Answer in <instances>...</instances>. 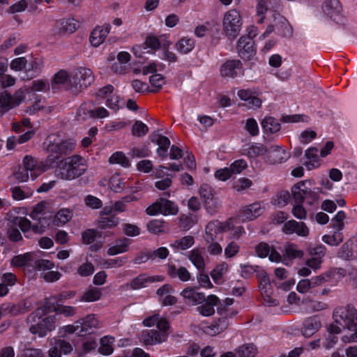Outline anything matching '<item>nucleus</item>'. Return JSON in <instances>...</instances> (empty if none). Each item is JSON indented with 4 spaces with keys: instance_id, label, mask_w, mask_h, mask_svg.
Returning a JSON list of instances; mask_svg holds the SVG:
<instances>
[{
    "instance_id": "obj_57",
    "label": "nucleus",
    "mask_w": 357,
    "mask_h": 357,
    "mask_svg": "<svg viewBox=\"0 0 357 357\" xmlns=\"http://www.w3.org/2000/svg\"><path fill=\"white\" fill-rule=\"evenodd\" d=\"M199 192L201 197L204 199L206 204L209 203V201H212L213 190L209 185L206 183L201 185Z\"/></svg>"
},
{
    "instance_id": "obj_8",
    "label": "nucleus",
    "mask_w": 357,
    "mask_h": 357,
    "mask_svg": "<svg viewBox=\"0 0 357 357\" xmlns=\"http://www.w3.org/2000/svg\"><path fill=\"white\" fill-rule=\"evenodd\" d=\"M25 98L23 89L17 90L12 96L8 91H3L0 92V109L3 112H6L10 109L20 105Z\"/></svg>"
},
{
    "instance_id": "obj_64",
    "label": "nucleus",
    "mask_w": 357,
    "mask_h": 357,
    "mask_svg": "<svg viewBox=\"0 0 357 357\" xmlns=\"http://www.w3.org/2000/svg\"><path fill=\"white\" fill-rule=\"evenodd\" d=\"M245 128L251 136L255 137L259 134L258 124L256 120L252 118L247 119Z\"/></svg>"
},
{
    "instance_id": "obj_61",
    "label": "nucleus",
    "mask_w": 357,
    "mask_h": 357,
    "mask_svg": "<svg viewBox=\"0 0 357 357\" xmlns=\"http://www.w3.org/2000/svg\"><path fill=\"white\" fill-rule=\"evenodd\" d=\"M53 342L56 344V349H60L61 353L68 354L73 351L71 344L64 340L54 339Z\"/></svg>"
},
{
    "instance_id": "obj_34",
    "label": "nucleus",
    "mask_w": 357,
    "mask_h": 357,
    "mask_svg": "<svg viewBox=\"0 0 357 357\" xmlns=\"http://www.w3.org/2000/svg\"><path fill=\"white\" fill-rule=\"evenodd\" d=\"M102 296V293L98 288L91 287L88 289H86L81 298H79V301L81 302H94L98 301Z\"/></svg>"
},
{
    "instance_id": "obj_33",
    "label": "nucleus",
    "mask_w": 357,
    "mask_h": 357,
    "mask_svg": "<svg viewBox=\"0 0 357 357\" xmlns=\"http://www.w3.org/2000/svg\"><path fill=\"white\" fill-rule=\"evenodd\" d=\"M194 243L195 238L192 236H185L174 241L170 246L176 250H185L192 247Z\"/></svg>"
},
{
    "instance_id": "obj_11",
    "label": "nucleus",
    "mask_w": 357,
    "mask_h": 357,
    "mask_svg": "<svg viewBox=\"0 0 357 357\" xmlns=\"http://www.w3.org/2000/svg\"><path fill=\"white\" fill-rule=\"evenodd\" d=\"M167 336V333H160L156 330H144L139 335V340L146 346L154 345L166 342Z\"/></svg>"
},
{
    "instance_id": "obj_59",
    "label": "nucleus",
    "mask_w": 357,
    "mask_h": 357,
    "mask_svg": "<svg viewBox=\"0 0 357 357\" xmlns=\"http://www.w3.org/2000/svg\"><path fill=\"white\" fill-rule=\"evenodd\" d=\"M151 151L146 146L134 147L130 150V155L132 158H146L150 155Z\"/></svg>"
},
{
    "instance_id": "obj_43",
    "label": "nucleus",
    "mask_w": 357,
    "mask_h": 357,
    "mask_svg": "<svg viewBox=\"0 0 357 357\" xmlns=\"http://www.w3.org/2000/svg\"><path fill=\"white\" fill-rule=\"evenodd\" d=\"M195 47L194 40L190 38H183L177 42L176 47L181 54H187L192 50Z\"/></svg>"
},
{
    "instance_id": "obj_16",
    "label": "nucleus",
    "mask_w": 357,
    "mask_h": 357,
    "mask_svg": "<svg viewBox=\"0 0 357 357\" xmlns=\"http://www.w3.org/2000/svg\"><path fill=\"white\" fill-rule=\"evenodd\" d=\"M79 325V336L92 333L93 330L99 328V321L93 314H88L86 317L77 320Z\"/></svg>"
},
{
    "instance_id": "obj_12",
    "label": "nucleus",
    "mask_w": 357,
    "mask_h": 357,
    "mask_svg": "<svg viewBox=\"0 0 357 357\" xmlns=\"http://www.w3.org/2000/svg\"><path fill=\"white\" fill-rule=\"evenodd\" d=\"M326 248L323 245H318L309 248L310 258L306 261L308 267L313 269H318L323 261L322 259L326 255Z\"/></svg>"
},
{
    "instance_id": "obj_20",
    "label": "nucleus",
    "mask_w": 357,
    "mask_h": 357,
    "mask_svg": "<svg viewBox=\"0 0 357 357\" xmlns=\"http://www.w3.org/2000/svg\"><path fill=\"white\" fill-rule=\"evenodd\" d=\"M219 298L215 295H210L197 307V311L204 317H210L215 313L214 306L217 305Z\"/></svg>"
},
{
    "instance_id": "obj_45",
    "label": "nucleus",
    "mask_w": 357,
    "mask_h": 357,
    "mask_svg": "<svg viewBox=\"0 0 357 357\" xmlns=\"http://www.w3.org/2000/svg\"><path fill=\"white\" fill-rule=\"evenodd\" d=\"M322 241L329 245L337 246L343 241V235L337 230L333 235H324L322 237Z\"/></svg>"
},
{
    "instance_id": "obj_13",
    "label": "nucleus",
    "mask_w": 357,
    "mask_h": 357,
    "mask_svg": "<svg viewBox=\"0 0 357 357\" xmlns=\"http://www.w3.org/2000/svg\"><path fill=\"white\" fill-rule=\"evenodd\" d=\"M23 167L29 172L33 180L45 171V166L31 155H26L22 161Z\"/></svg>"
},
{
    "instance_id": "obj_32",
    "label": "nucleus",
    "mask_w": 357,
    "mask_h": 357,
    "mask_svg": "<svg viewBox=\"0 0 357 357\" xmlns=\"http://www.w3.org/2000/svg\"><path fill=\"white\" fill-rule=\"evenodd\" d=\"M167 273L171 278L178 277L181 281L187 282L190 279V273L185 267L177 268L174 265L168 266Z\"/></svg>"
},
{
    "instance_id": "obj_42",
    "label": "nucleus",
    "mask_w": 357,
    "mask_h": 357,
    "mask_svg": "<svg viewBox=\"0 0 357 357\" xmlns=\"http://www.w3.org/2000/svg\"><path fill=\"white\" fill-rule=\"evenodd\" d=\"M23 90L26 92L31 91H50V84L47 81H44L42 79H37L33 81L31 83V86L29 87L25 86L22 88Z\"/></svg>"
},
{
    "instance_id": "obj_62",
    "label": "nucleus",
    "mask_w": 357,
    "mask_h": 357,
    "mask_svg": "<svg viewBox=\"0 0 357 357\" xmlns=\"http://www.w3.org/2000/svg\"><path fill=\"white\" fill-rule=\"evenodd\" d=\"M13 222L17 225L24 233L27 232L31 227V221L26 218L16 217Z\"/></svg>"
},
{
    "instance_id": "obj_4",
    "label": "nucleus",
    "mask_w": 357,
    "mask_h": 357,
    "mask_svg": "<svg viewBox=\"0 0 357 357\" xmlns=\"http://www.w3.org/2000/svg\"><path fill=\"white\" fill-rule=\"evenodd\" d=\"M94 81L92 71L86 68H79L70 75L68 90L78 93L90 86Z\"/></svg>"
},
{
    "instance_id": "obj_40",
    "label": "nucleus",
    "mask_w": 357,
    "mask_h": 357,
    "mask_svg": "<svg viewBox=\"0 0 357 357\" xmlns=\"http://www.w3.org/2000/svg\"><path fill=\"white\" fill-rule=\"evenodd\" d=\"M352 245L353 243L351 241H346L339 250L337 257L347 261L354 259Z\"/></svg>"
},
{
    "instance_id": "obj_19",
    "label": "nucleus",
    "mask_w": 357,
    "mask_h": 357,
    "mask_svg": "<svg viewBox=\"0 0 357 357\" xmlns=\"http://www.w3.org/2000/svg\"><path fill=\"white\" fill-rule=\"evenodd\" d=\"M264 208L259 202H255L243 207L241 210V217L243 221H250L260 216Z\"/></svg>"
},
{
    "instance_id": "obj_41",
    "label": "nucleus",
    "mask_w": 357,
    "mask_h": 357,
    "mask_svg": "<svg viewBox=\"0 0 357 357\" xmlns=\"http://www.w3.org/2000/svg\"><path fill=\"white\" fill-rule=\"evenodd\" d=\"M109 161L111 164H119L123 167H129L130 166L128 157L121 151L114 153L110 156Z\"/></svg>"
},
{
    "instance_id": "obj_6",
    "label": "nucleus",
    "mask_w": 357,
    "mask_h": 357,
    "mask_svg": "<svg viewBox=\"0 0 357 357\" xmlns=\"http://www.w3.org/2000/svg\"><path fill=\"white\" fill-rule=\"evenodd\" d=\"M336 324L343 328L354 331L357 326V311L353 307L348 305L346 307L336 309L333 314Z\"/></svg>"
},
{
    "instance_id": "obj_21",
    "label": "nucleus",
    "mask_w": 357,
    "mask_h": 357,
    "mask_svg": "<svg viewBox=\"0 0 357 357\" xmlns=\"http://www.w3.org/2000/svg\"><path fill=\"white\" fill-rule=\"evenodd\" d=\"M288 157V153L282 147L279 146H271L268 147L267 158L271 163H282L285 161Z\"/></svg>"
},
{
    "instance_id": "obj_36",
    "label": "nucleus",
    "mask_w": 357,
    "mask_h": 357,
    "mask_svg": "<svg viewBox=\"0 0 357 357\" xmlns=\"http://www.w3.org/2000/svg\"><path fill=\"white\" fill-rule=\"evenodd\" d=\"M114 338L112 337L105 336L100 339V346L98 351L103 355H110L113 353V344Z\"/></svg>"
},
{
    "instance_id": "obj_25",
    "label": "nucleus",
    "mask_w": 357,
    "mask_h": 357,
    "mask_svg": "<svg viewBox=\"0 0 357 357\" xmlns=\"http://www.w3.org/2000/svg\"><path fill=\"white\" fill-rule=\"evenodd\" d=\"M245 154L250 158H255L268 153V148L260 143H253L244 149Z\"/></svg>"
},
{
    "instance_id": "obj_38",
    "label": "nucleus",
    "mask_w": 357,
    "mask_h": 357,
    "mask_svg": "<svg viewBox=\"0 0 357 357\" xmlns=\"http://www.w3.org/2000/svg\"><path fill=\"white\" fill-rule=\"evenodd\" d=\"M188 259L198 271L204 269V259L197 249H193L189 254Z\"/></svg>"
},
{
    "instance_id": "obj_37",
    "label": "nucleus",
    "mask_w": 357,
    "mask_h": 357,
    "mask_svg": "<svg viewBox=\"0 0 357 357\" xmlns=\"http://www.w3.org/2000/svg\"><path fill=\"white\" fill-rule=\"evenodd\" d=\"M43 66V61L40 59H34L31 60L29 63L28 68L26 69V73L28 78H32L37 76L41 71Z\"/></svg>"
},
{
    "instance_id": "obj_15",
    "label": "nucleus",
    "mask_w": 357,
    "mask_h": 357,
    "mask_svg": "<svg viewBox=\"0 0 357 357\" xmlns=\"http://www.w3.org/2000/svg\"><path fill=\"white\" fill-rule=\"evenodd\" d=\"M241 68L242 63L240 60H227L220 66V75L222 77L234 78L238 75Z\"/></svg>"
},
{
    "instance_id": "obj_49",
    "label": "nucleus",
    "mask_w": 357,
    "mask_h": 357,
    "mask_svg": "<svg viewBox=\"0 0 357 357\" xmlns=\"http://www.w3.org/2000/svg\"><path fill=\"white\" fill-rule=\"evenodd\" d=\"M305 185L304 181H301L298 183L294 185L292 188V195L294 201L297 204H302L304 199V189L301 188V186Z\"/></svg>"
},
{
    "instance_id": "obj_31",
    "label": "nucleus",
    "mask_w": 357,
    "mask_h": 357,
    "mask_svg": "<svg viewBox=\"0 0 357 357\" xmlns=\"http://www.w3.org/2000/svg\"><path fill=\"white\" fill-rule=\"evenodd\" d=\"M93 104L92 102H84L78 108L76 118L78 121H84L93 117Z\"/></svg>"
},
{
    "instance_id": "obj_55",
    "label": "nucleus",
    "mask_w": 357,
    "mask_h": 357,
    "mask_svg": "<svg viewBox=\"0 0 357 357\" xmlns=\"http://www.w3.org/2000/svg\"><path fill=\"white\" fill-rule=\"evenodd\" d=\"M17 357H43V354L39 349L24 347L20 349Z\"/></svg>"
},
{
    "instance_id": "obj_63",
    "label": "nucleus",
    "mask_w": 357,
    "mask_h": 357,
    "mask_svg": "<svg viewBox=\"0 0 357 357\" xmlns=\"http://www.w3.org/2000/svg\"><path fill=\"white\" fill-rule=\"evenodd\" d=\"M195 225V222L192 215H181L179 218V227L187 231L190 229Z\"/></svg>"
},
{
    "instance_id": "obj_60",
    "label": "nucleus",
    "mask_w": 357,
    "mask_h": 357,
    "mask_svg": "<svg viewBox=\"0 0 357 357\" xmlns=\"http://www.w3.org/2000/svg\"><path fill=\"white\" fill-rule=\"evenodd\" d=\"M73 217V213L67 208L61 209L56 215L55 218L61 225L68 222Z\"/></svg>"
},
{
    "instance_id": "obj_29",
    "label": "nucleus",
    "mask_w": 357,
    "mask_h": 357,
    "mask_svg": "<svg viewBox=\"0 0 357 357\" xmlns=\"http://www.w3.org/2000/svg\"><path fill=\"white\" fill-rule=\"evenodd\" d=\"M181 295L194 305L202 303L205 301V295L203 293L197 292L190 287L183 289Z\"/></svg>"
},
{
    "instance_id": "obj_1",
    "label": "nucleus",
    "mask_w": 357,
    "mask_h": 357,
    "mask_svg": "<svg viewBox=\"0 0 357 357\" xmlns=\"http://www.w3.org/2000/svg\"><path fill=\"white\" fill-rule=\"evenodd\" d=\"M43 146L48 153L47 164L52 166L57 163L63 155L71 152L75 146V143L73 139L63 140L58 134H51L45 139Z\"/></svg>"
},
{
    "instance_id": "obj_9",
    "label": "nucleus",
    "mask_w": 357,
    "mask_h": 357,
    "mask_svg": "<svg viewBox=\"0 0 357 357\" xmlns=\"http://www.w3.org/2000/svg\"><path fill=\"white\" fill-rule=\"evenodd\" d=\"M236 50L239 56L244 60H250L255 55L254 41L252 36H242L238 40Z\"/></svg>"
},
{
    "instance_id": "obj_30",
    "label": "nucleus",
    "mask_w": 357,
    "mask_h": 357,
    "mask_svg": "<svg viewBox=\"0 0 357 357\" xmlns=\"http://www.w3.org/2000/svg\"><path fill=\"white\" fill-rule=\"evenodd\" d=\"M69 78L70 75H68L66 70H59L53 77L51 83L52 89L55 90L58 89L57 85H64L66 89L68 90V87H69Z\"/></svg>"
},
{
    "instance_id": "obj_22",
    "label": "nucleus",
    "mask_w": 357,
    "mask_h": 357,
    "mask_svg": "<svg viewBox=\"0 0 357 357\" xmlns=\"http://www.w3.org/2000/svg\"><path fill=\"white\" fill-rule=\"evenodd\" d=\"M111 29L109 24H105L102 27L95 28L90 36V42L95 47L99 46L105 39Z\"/></svg>"
},
{
    "instance_id": "obj_28",
    "label": "nucleus",
    "mask_w": 357,
    "mask_h": 357,
    "mask_svg": "<svg viewBox=\"0 0 357 357\" xmlns=\"http://www.w3.org/2000/svg\"><path fill=\"white\" fill-rule=\"evenodd\" d=\"M261 124L264 132L266 134H274L280 130V123L272 116L265 117Z\"/></svg>"
},
{
    "instance_id": "obj_14",
    "label": "nucleus",
    "mask_w": 357,
    "mask_h": 357,
    "mask_svg": "<svg viewBox=\"0 0 357 357\" xmlns=\"http://www.w3.org/2000/svg\"><path fill=\"white\" fill-rule=\"evenodd\" d=\"M282 231L286 234H296L299 236L306 237L309 234V229L303 222L294 220H289L282 227Z\"/></svg>"
},
{
    "instance_id": "obj_54",
    "label": "nucleus",
    "mask_w": 357,
    "mask_h": 357,
    "mask_svg": "<svg viewBox=\"0 0 357 357\" xmlns=\"http://www.w3.org/2000/svg\"><path fill=\"white\" fill-rule=\"evenodd\" d=\"M150 84L155 88L151 92L155 93L160 90L162 86L165 84V77L160 74L155 73L149 77Z\"/></svg>"
},
{
    "instance_id": "obj_7",
    "label": "nucleus",
    "mask_w": 357,
    "mask_h": 357,
    "mask_svg": "<svg viewBox=\"0 0 357 357\" xmlns=\"http://www.w3.org/2000/svg\"><path fill=\"white\" fill-rule=\"evenodd\" d=\"M146 211L150 215H155L157 214L175 215L178 213V206L171 200L160 198L149 206Z\"/></svg>"
},
{
    "instance_id": "obj_35",
    "label": "nucleus",
    "mask_w": 357,
    "mask_h": 357,
    "mask_svg": "<svg viewBox=\"0 0 357 357\" xmlns=\"http://www.w3.org/2000/svg\"><path fill=\"white\" fill-rule=\"evenodd\" d=\"M129 244L130 239L126 238L119 239L116 241V243L114 245L109 248L107 250V254L112 256L125 252L128 250V246Z\"/></svg>"
},
{
    "instance_id": "obj_56",
    "label": "nucleus",
    "mask_w": 357,
    "mask_h": 357,
    "mask_svg": "<svg viewBox=\"0 0 357 357\" xmlns=\"http://www.w3.org/2000/svg\"><path fill=\"white\" fill-rule=\"evenodd\" d=\"M147 228L150 232L158 234L165 231V225L163 221L153 220L148 223Z\"/></svg>"
},
{
    "instance_id": "obj_3",
    "label": "nucleus",
    "mask_w": 357,
    "mask_h": 357,
    "mask_svg": "<svg viewBox=\"0 0 357 357\" xmlns=\"http://www.w3.org/2000/svg\"><path fill=\"white\" fill-rule=\"evenodd\" d=\"M47 307H39L31 313L26 323L29 326V331L32 334H38L40 337H44L47 333L54 329L56 316L45 317Z\"/></svg>"
},
{
    "instance_id": "obj_10",
    "label": "nucleus",
    "mask_w": 357,
    "mask_h": 357,
    "mask_svg": "<svg viewBox=\"0 0 357 357\" xmlns=\"http://www.w3.org/2000/svg\"><path fill=\"white\" fill-rule=\"evenodd\" d=\"M230 225V222L224 223L218 220L208 222L205 229V241L207 243L214 241L218 234L231 229Z\"/></svg>"
},
{
    "instance_id": "obj_58",
    "label": "nucleus",
    "mask_w": 357,
    "mask_h": 357,
    "mask_svg": "<svg viewBox=\"0 0 357 357\" xmlns=\"http://www.w3.org/2000/svg\"><path fill=\"white\" fill-rule=\"evenodd\" d=\"M332 272L328 271L318 276L312 278L310 279L312 288L320 286L324 283L328 282V280L332 277Z\"/></svg>"
},
{
    "instance_id": "obj_27",
    "label": "nucleus",
    "mask_w": 357,
    "mask_h": 357,
    "mask_svg": "<svg viewBox=\"0 0 357 357\" xmlns=\"http://www.w3.org/2000/svg\"><path fill=\"white\" fill-rule=\"evenodd\" d=\"M321 327V323L315 317L307 318L303 324L302 333L305 336L310 337Z\"/></svg>"
},
{
    "instance_id": "obj_50",
    "label": "nucleus",
    "mask_w": 357,
    "mask_h": 357,
    "mask_svg": "<svg viewBox=\"0 0 357 357\" xmlns=\"http://www.w3.org/2000/svg\"><path fill=\"white\" fill-rule=\"evenodd\" d=\"M257 349L253 344H244L237 351L238 357H255Z\"/></svg>"
},
{
    "instance_id": "obj_23",
    "label": "nucleus",
    "mask_w": 357,
    "mask_h": 357,
    "mask_svg": "<svg viewBox=\"0 0 357 357\" xmlns=\"http://www.w3.org/2000/svg\"><path fill=\"white\" fill-rule=\"evenodd\" d=\"M322 10L331 18H335L342 13V5L339 0H325Z\"/></svg>"
},
{
    "instance_id": "obj_47",
    "label": "nucleus",
    "mask_w": 357,
    "mask_h": 357,
    "mask_svg": "<svg viewBox=\"0 0 357 357\" xmlns=\"http://www.w3.org/2000/svg\"><path fill=\"white\" fill-rule=\"evenodd\" d=\"M285 255L291 259L302 258L304 252L298 248L296 244L289 243L285 245Z\"/></svg>"
},
{
    "instance_id": "obj_51",
    "label": "nucleus",
    "mask_w": 357,
    "mask_h": 357,
    "mask_svg": "<svg viewBox=\"0 0 357 357\" xmlns=\"http://www.w3.org/2000/svg\"><path fill=\"white\" fill-rule=\"evenodd\" d=\"M54 267V264L52 261L48 259H36L34 257L33 263V268L39 271L51 270Z\"/></svg>"
},
{
    "instance_id": "obj_26",
    "label": "nucleus",
    "mask_w": 357,
    "mask_h": 357,
    "mask_svg": "<svg viewBox=\"0 0 357 357\" xmlns=\"http://www.w3.org/2000/svg\"><path fill=\"white\" fill-rule=\"evenodd\" d=\"M156 280L161 281L162 279L159 276L155 278L154 277H148L145 274H142L132 279L129 284H127V286H129L132 289H139L144 287L146 282H153Z\"/></svg>"
},
{
    "instance_id": "obj_24",
    "label": "nucleus",
    "mask_w": 357,
    "mask_h": 357,
    "mask_svg": "<svg viewBox=\"0 0 357 357\" xmlns=\"http://www.w3.org/2000/svg\"><path fill=\"white\" fill-rule=\"evenodd\" d=\"M34 257L35 254L32 252H26L24 255L15 256L11 260V264L17 267H33Z\"/></svg>"
},
{
    "instance_id": "obj_17",
    "label": "nucleus",
    "mask_w": 357,
    "mask_h": 357,
    "mask_svg": "<svg viewBox=\"0 0 357 357\" xmlns=\"http://www.w3.org/2000/svg\"><path fill=\"white\" fill-rule=\"evenodd\" d=\"M79 26V22L73 18L63 19L56 22L54 32L59 35L72 33Z\"/></svg>"
},
{
    "instance_id": "obj_18",
    "label": "nucleus",
    "mask_w": 357,
    "mask_h": 357,
    "mask_svg": "<svg viewBox=\"0 0 357 357\" xmlns=\"http://www.w3.org/2000/svg\"><path fill=\"white\" fill-rule=\"evenodd\" d=\"M239 98L247 102L249 107L259 108L261 105V100L258 98L256 91L252 89H241L237 93Z\"/></svg>"
},
{
    "instance_id": "obj_46",
    "label": "nucleus",
    "mask_w": 357,
    "mask_h": 357,
    "mask_svg": "<svg viewBox=\"0 0 357 357\" xmlns=\"http://www.w3.org/2000/svg\"><path fill=\"white\" fill-rule=\"evenodd\" d=\"M131 132L133 136L141 137L149 132V128L141 121H136L132 126Z\"/></svg>"
},
{
    "instance_id": "obj_39",
    "label": "nucleus",
    "mask_w": 357,
    "mask_h": 357,
    "mask_svg": "<svg viewBox=\"0 0 357 357\" xmlns=\"http://www.w3.org/2000/svg\"><path fill=\"white\" fill-rule=\"evenodd\" d=\"M259 280V288L262 295L271 293V285L267 273L264 271L258 274Z\"/></svg>"
},
{
    "instance_id": "obj_53",
    "label": "nucleus",
    "mask_w": 357,
    "mask_h": 357,
    "mask_svg": "<svg viewBox=\"0 0 357 357\" xmlns=\"http://www.w3.org/2000/svg\"><path fill=\"white\" fill-rule=\"evenodd\" d=\"M119 224V219L115 216L103 217L98 221V227L101 229L112 228Z\"/></svg>"
},
{
    "instance_id": "obj_5",
    "label": "nucleus",
    "mask_w": 357,
    "mask_h": 357,
    "mask_svg": "<svg viewBox=\"0 0 357 357\" xmlns=\"http://www.w3.org/2000/svg\"><path fill=\"white\" fill-rule=\"evenodd\" d=\"M241 26L242 20L236 10H230L225 14L222 20V31L229 40H233L239 35Z\"/></svg>"
},
{
    "instance_id": "obj_52",
    "label": "nucleus",
    "mask_w": 357,
    "mask_h": 357,
    "mask_svg": "<svg viewBox=\"0 0 357 357\" xmlns=\"http://www.w3.org/2000/svg\"><path fill=\"white\" fill-rule=\"evenodd\" d=\"M280 20L281 22V24L280 26H276V28L279 31V33L284 37L290 38L293 34L292 27L284 17H280Z\"/></svg>"
},
{
    "instance_id": "obj_44",
    "label": "nucleus",
    "mask_w": 357,
    "mask_h": 357,
    "mask_svg": "<svg viewBox=\"0 0 357 357\" xmlns=\"http://www.w3.org/2000/svg\"><path fill=\"white\" fill-rule=\"evenodd\" d=\"M157 145H158L156 151L158 155L162 159L165 158L167 156V150L170 146V140L168 137L162 135L160 137Z\"/></svg>"
},
{
    "instance_id": "obj_2",
    "label": "nucleus",
    "mask_w": 357,
    "mask_h": 357,
    "mask_svg": "<svg viewBox=\"0 0 357 357\" xmlns=\"http://www.w3.org/2000/svg\"><path fill=\"white\" fill-rule=\"evenodd\" d=\"M86 169L85 160L79 155H73L60 160L55 174L59 178L70 181L82 176Z\"/></svg>"
},
{
    "instance_id": "obj_48",
    "label": "nucleus",
    "mask_w": 357,
    "mask_h": 357,
    "mask_svg": "<svg viewBox=\"0 0 357 357\" xmlns=\"http://www.w3.org/2000/svg\"><path fill=\"white\" fill-rule=\"evenodd\" d=\"M109 186L114 192H119L124 188L125 183L119 174H114L109 178Z\"/></svg>"
}]
</instances>
